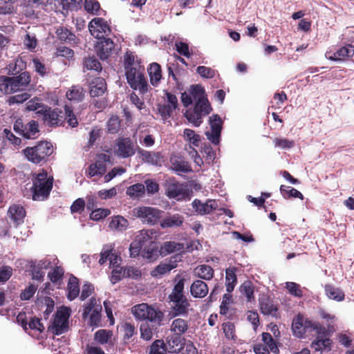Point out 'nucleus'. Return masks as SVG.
Listing matches in <instances>:
<instances>
[{
  "mask_svg": "<svg viewBox=\"0 0 354 354\" xmlns=\"http://www.w3.org/2000/svg\"><path fill=\"white\" fill-rule=\"evenodd\" d=\"M18 61L14 64H10L8 74L12 77H0V91L5 94H11L18 91H26L30 86L31 76L27 71L19 73L17 70Z\"/></svg>",
  "mask_w": 354,
  "mask_h": 354,
  "instance_id": "f257e3e1",
  "label": "nucleus"
},
{
  "mask_svg": "<svg viewBox=\"0 0 354 354\" xmlns=\"http://www.w3.org/2000/svg\"><path fill=\"white\" fill-rule=\"evenodd\" d=\"M32 185L30 189L33 201L47 199L53 186V178L48 176L46 170L42 169L38 173L32 175Z\"/></svg>",
  "mask_w": 354,
  "mask_h": 354,
  "instance_id": "f03ea898",
  "label": "nucleus"
},
{
  "mask_svg": "<svg viewBox=\"0 0 354 354\" xmlns=\"http://www.w3.org/2000/svg\"><path fill=\"white\" fill-rule=\"evenodd\" d=\"M53 152V147L50 142L39 141L33 147H27L22 153L28 161L39 164L45 161Z\"/></svg>",
  "mask_w": 354,
  "mask_h": 354,
  "instance_id": "7ed1b4c3",
  "label": "nucleus"
},
{
  "mask_svg": "<svg viewBox=\"0 0 354 354\" xmlns=\"http://www.w3.org/2000/svg\"><path fill=\"white\" fill-rule=\"evenodd\" d=\"M131 313L137 320H148L160 325L163 317V313L155 309L146 303L137 304L132 307Z\"/></svg>",
  "mask_w": 354,
  "mask_h": 354,
  "instance_id": "20e7f679",
  "label": "nucleus"
},
{
  "mask_svg": "<svg viewBox=\"0 0 354 354\" xmlns=\"http://www.w3.org/2000/svg\"><path fill=\"white\" fill-rule=\"evenodd\" d=\"M14 131L23 138L35 140L40 136L39 122L34 120L24 122L21 118H17L13 125Z\"/></svg>",
  "mask_w": 354,
  "mask_h": 354,
  "instance_id": "39448f33",
  "label": "nucleus"
},
{
  "mask_svg": "<svg viewBox=\"0 0 354 354\" xmlns=\"http://www.w3.org/2000/svg\"><path fill=\"white\" fill-rule=\"evenodd\" d=\"M71 313V310L68 307L63 306L59 308L55 315L52 324L48 327V330L56 335L66 333L69 328L68 319Z\"/></svg>",
  "mask_w": 354,
  "mask_h": 354,
  "instance_id": "423d86ee",
  "label": "nucleus"
},
{
  "mask_svg": "<svg viewBox=\"0 0 354 354\" xmlns=\"http://www.w3.org/2000/svg\"><path fill=\"white\" fill-rule=\"evenodd\" d=\"M144 66L136 68H130L125 71L127 83L133 90H138L141 94H145L148 91V83L144 75Z\"/></svg>",
  "mask_w": 354,
  "mask_h": 354,
  "instance_id": "0eeeda50",
  "label": "nucleus"
},
{
  "mask_svg": "<svg viewBox=\"0 0 354 354\" xmlns=\"http://www.w3.org/2000/svg\"><path fill=\"white\" fill-rule=\"evenodd\" d=\"M163 211L152 207H136L132 210V215L136 218H138L144 223L148 225L156 224L160 218Z\"/></svg>",
  "mask_w": 354,
  "mask_h": 354,
  "instance_id": "6e6552de",
  "label": "nucleus"
},
{
  "mask_svg": "<svg viewBox=\"0 0 354 354\" xmlns=\"http://www.w3.org/2000/svg\"><path fill=\"white\" fill-rule=\"evenodd\" d=\"M313 322L314 321L304 317L302 314H297L292 322L293 335L299 339L306 338L308 334L312 333Z\"/></svg>",
  "mask_w": 354,
  "mask_h": 354,
  "instance_id": "1a4fd4ad",
  "label": "nucleus"
},
{
  "mask_svg": "<svg viewBox=\"0 0 354 354\" xmlns=\"http://www.w3.org/2000/svg\"><path fill=\"white\" fill-rule=\"evenodd\" d=\"M37 113L41 115L44 122L48 127L62 126L64 122V112L58 108L52 109L45 106Z\"/></svg>",
  "mask_w": 354,
  "mask_h": 354,
  "instance_id": "9d476101",
  "label": "nucleus"
},
{
  "mask_svg": "<svg viewBox=\"0 0 354 354\" xmlns=\"http://www.w3.org/2000/svg\"><path fill=\"white\" fill-rule=\"evenodd\" d=\"M165 194L169 198L180 200L189 195V189L186 185L178 182L173 178L166 181Z\"/></svg>",
  "mask_w": 354,
  "mask_h": 354,
  "instance_id": "9b49d317",
  "label": "nucleus"
},
{
  "mask_svg": "<svg viewBox=\"0 0 354 354\" xmlns=\"http://www.w3.org/2000/svg\"><path fill=\"white\" fill-rule=\"evenodd\" d=\"M106 163L113 165L112 157L106 153L98 154L95 162L91 164L88 168L89 176L104 175L106 171Z\"/></svg>",
  "mask_w": 354,
  "mask_h": 354,
  "instance_id": "f8f14e48",
  "label": "nucleus"
},
{
  "mask_svg": "<svg viewBox=\"0 0 354 354\" xmlns=\"http://www.w3.org/2000/svg\"><path fill=\"white\" fill-rule=\"evenodd\" d=\"M211 131L206 132L207 139L214 145H218L220 142V137L222 130L223 122L217 114L209 118Z\"/></svg>",
  "mask_w": 354,
  "mask_h": 354,
  "instance_id": "ddd939ff",
  "label": "nucleus"
},
{
  "mask_svg": "<svg viewBox=\"0 0 354 354\" xmlns=\"http://www.w3.org/2000/svg\"><path fill=\"white\" fill-rule=\"evenodd\" d=\"M107 261H109L110 267H118L122 261L120 254L116 252L113 248L104 247L100 252L99 263L104 264Z\"/></svg>",
  "mask_w": 354,
  "mask_h": 354,
  "instance_id": "4468645a",
  "label": "nucleus"
},
{
  "mask_svg": "<svg viewBox=\"0 0 354 354\" xmlns=\"http://www.w3.org/2000/svg\"><path fill=\"white\" fill-rule=\"evenodd\" d=\"M88 29L91 35L100 37V34L108 35L111 32V28L107 21L103 18L96 17L93 19L88 24Z\"/></svg>",
  "mask_w": 354,
  "mask_h": 354,
  "instance_id": "2eb2a0df",
  "label": "nucleus"
},
{
  "mask_svg": "<svg viewBox=\"0 0 354 354\" xmlns=\"http://www.w3.org/2000/svg\"><path fill=\"white\" fill-rule=\"evenodd\" d=\"M260 310L264 315H271L273 317H279L278 308L274 304V301L267 295H262L259 298Z\"/></svg>",
  "mask_w": 354,
  "mask_h": 354,
  "instance_id": "dca6fc26",
  "label": "nucleus"
},
{
  "mask_svg": "<svg viewBox=\"0 0 354 354\" xmlns=\"http://www.w3.org/2000/svg\"><path fill=\"white\" fill-rule=\"evenodd\" d=\"M116 145V153L121 158H129L135 153L133 143L129 138L118 139Z\"/></svg>",
  "mask_w": 354,
  "mask_h": 354,
  "instance_id": "f3484780",
  "label": "nucleus"
},
{
  "mask_svg": "<svg viewBox=\"0 0 354 354\" xmlns=\"http://www.w3.org/2000/svg\"><path fill=\"white\" fill-rule=\"evenodd\" d=\"M114 46L115 44L111 39L103 38L95 46V51L102 60H105L111 55Z\"/></svg>",
  "mask_w": 354,
  "mask_h": 354,
  "instance_id": "a211bd4d",
  "label": "nucleus"
},
{
  "mask_svg": "<svg viewBox=\"0 0 354 354\" xmlns=\"http://www.w3.org/2000/svg\"><path fill=\"white\" fill-rule=\"evenodd\" d=\"M185 279L180 275L177 274L174 278V286L171 292L168 296L169 301L174 300L178 301L184 297H186L184 294Z\"/></svg>",
  "mask_w": 354,
  "mask_h": 354,
  "instance_id": "6ab92c4d",
  "label": "nucleus"
},
{
  "mask_svg": "<svg viewBox=\"0 0 354 354\" xmlns=\"http://www.w3.org/2000/svg\"><path fill=\"white\" fill-rule=\"evenodd\" d=\"M170 162L171 169L178 175L180 173H190L192 172V168L190 163L184 160L183 158L174 156L170 158Z\"/></svg>",
  "mask_w": 354,
  "mask_h": 354,
  "instance_id": "aec40b11",
  "label": "nucleus"
},
{
  "mask_svg": "<svg viewBox=\"0 0 354 354\" xmlns=\"http://www.w3.org/2000/svg\"><path fill=\"white\" fill-rule=\"evenodd\" d=\"M138 153L144 162L151 165L161 166L164 162L163 156L160 151H149L140 149Z\"/></svg>",
  "mask_w": 354,
  "mask_h": 354,
  "instance_id": "412c9836",
  "label": "nucleus"
},
{
  "mask_svg": "<svg viewBox=\"0 0 354 354\" xmlns=\"http://www.w3.org/2000/svg\"><path fill=\"white\" fill-rule=\"evenodd\" d=\"M106 89V81L102 77H95L89 83V93L91 97L102 96Z\"/></svg>",
  "mask_w": 354,
  "mask_h": 354,
  "instance_id": "4be33fe9",
  "label": "nucleus"
},
{
  "mask_svg": "<svg viewBox=\"0 0 354 354\" xmlns=\"http://www.w3.org/2000/svg\"><path fill=\"white\" fill-rule=\"evenodd\" d=\"M183 340L181 336L174 333L167 337L165 348L170 353H179L183 348Z\"/></svg>",
  "mask_w": 354,
  "mask_h": 354,
  "instance_id": "5701e85b",
  "label": "nucleus"
},
{
  "mask_svg": "<svg viewBox=\"0 0 354 354\" xmlns=\"http://www.w3.org/2000/svg\"><path fill=\"white\" fill-rule=\"evenodd\" d=\"M8 214L15 225L18 226L24 223L26 210L21 205L14 204L9 207Z\"/></svg>",
  "mask_w": 354,
  "mask_h": 354,
  "instance_id": "b1692460",
  "label": "nucleus"
},
{
  "mask_svg": "<svg viewBox=\"0 0 354 354\" xmlns=\"http://www.w3.org/2000/svg\"><path fill=\"white\" fill-rule=\"evenodd\" d=\"M312 333L315 332L317 337H329L336 331L334 324H326L324 326L319 322H313Z\"/></svg>",
  "mask_w": 354,
  "mask_h": 354,
  "instance_id": "393cba45",
  "label": "nucleus"
},
{
  "mask_svg": "<svg viewBox=\"0 0 354 354\" xmlns=\"http://www.w3.org/2000/svg\"><path fill=\"white\" fill-rule=\"evenodd\" d=\"M184 250L185 246L183 243L169 241H165L161 245L159 249V254L162 257H165L175 252H183Z\"/></svg>",
  "mask_w": 354,
  "mask_h": 354,
  "instance_id": "a878e982",
  "label": "nucleus"
},
{
  "mask_svg": "<svg viewBox=\"0 0 354 354\" xmlns=\"http://www.w3.org/2000/svg\"><path fill=\"white\" fill-rule=\"evenodd\" d=\"M209 292V288L205 282L197 279L190 286V293L195 298H204Z\"/></svg>",
  "mask_w": 354,
  "mask_h": 354,
  "instance_id": "bb28decb",
  "label": "nucleus"
},
{
  "mask_svg": "<svg viewBox=\"0 0 354 354\" xmlns=\"http://www.w3.org/2000/svg\"><path fill=\"white\" fill-rule=\"evenodd\" d=\"M171 302L174 304L171 308L174 317L184 316L188 314L190 304L187 297H184L178 301L174 300Z\"/></svg>",
  "mask_w": 354,
  "mask_h": 354,
  "instance_id": "cd10ccee",
  "label": "nucleus"
},
{
  "mask_svg": "<svg viewBox=\"0 0 354 354\" xmlns=\"http://www.w3.org/2000/svg\"><path fill=\"white\" fill-rule=\"evenodd\" d=\"M59 40L69 44H77V39L75 35L68 28L61 26L55 32Z\"/></svg>",
  "mask_w": 354,
  "mask_h": 354,
  "instance_id": "c85d7f7f",
  "label": "nucleus"
},
{
  "mask_svg": "<svg viewBox=\"0 0 354 354\" xmlns=\"http://www.w3.org/2000/svg\"><path fill=\"white\" fill-rule=\"evenodd\" d=\"M85 95V91L84 88L80 85L72 86L66 92V98L73 102H82Z\"/></svg>",
  "mask_w": 354,
  "mask_h": 354,
  "instance_id": "c756f323",
  "label": "nucleus"
},
{
  "mask_svg": "<svg viewBox=\"0 0 354 354\" xmlns=\"http://www.w3.org/2000/svg\"><path fill=\"white\" fill-rule=\"evenodd\" d=\"M324 291L327 297L330 299L340 302L344 300L345 294L344 291L332 284H326Z\"/></svg>",
  "mask_w": 354,
  "mask_h": 354,
  "instance_id": "7c9ffc66",
  "label": "nucleus"
},
{
  "mask_svg": "<svg viewBox=\"0 0 354 354\" xmlns=\"http://www.w3.org/2000/svg\"><path fill=\"white\" fill-rule=\"evenodd\" d=\"M333 340L329 337H316L311 343V348L315 351H329L331 350Z\"/></svg>",
  "mask_w": 354,
  "mask_h": 354,
  "instance_id": "2f4dec72",
  "label": "nucleus"
},
{
  "mask_svg": "<svg viewBox=\"0 0 354 354\" xmlns=\"http://www.w3.org/2000/svg\"><path fill=\"white\" fill-rule=\"evenodd\" d=\"M147 71L150 77V83L153 86H157L162 79V68L159 64L153 62L149 65Z\"/></svg>",
  "mask_w": 354,
  "mask_h": 354,
  "instance_id": "473e14b6",
  "label": "nucleus"
},
{
  "mask_svg": "<svg viewBox=\"0 0 354 354\" xmlns=\"http://www.w3.org/2000/svg\"><path fill=\"white\" fill-rule=\"evenodd\" d=\"M184 223V217L178 214L168 216L160 221L162 228L180 227Z\"/></svg>",
  "mask_w": 354,
  "mask_h": 354,
  "instance_id": "72a5a7b5",
  "label": "nucleus"
},
{
  "mask_svg": "<svg viewBox=\"0 0 354 354\" xmlns=\"http://www.w3.org/2000/svg\"><path fill=\"white\" fill-rule=\"evenodd\" d=\"M354 54V47L351 45L342 46L339 48L333 55L328 57L332 61H342L345 57H352Z\"/></svg>",
  "mask_w": 354,
  "mask_h": 354,
  "instance_id": "f704fd0d",
  "label": "nucleus"
},
{
  "mask_svg": "<svg viewBox=\"0 0 354 354\" xmlns=\"http://www.w3.org/2000/svg\"><path fill=\"white\" fill-rule=\"evenodd\" d=\"M237 268L230 267L225 270V286L228 293L232 292L237 283L236 272Z\"/></svg>",
  "mask_w": 354,
  "mask_h": 354,
  "instance_id": "c9c22d12",
  "label": "nucleus"
},
{
  "mask_svg": "<svg viewBox=\"0 0 354 354\" xmlns=\"http://www.w3.org/2000/svg\"><path fill=\"white\" fill-rule=\"evenodd\" d=\"M67 292V298L70 301L75 299L80 294L79 280L73 275H71L68 279Z\"/></svg>",
  "mask_w": 354,
  "mask_h": 354,
  "instance_id": "e433bc0d",
  "label": "nucleus"
},
{
  "mask_svg": "<svg viewBox=\"0 0 354 354\" xmlns=\"http://www.w3.org/2000/svg\"><path fill=\"white\" fill-rule=\"evenodd\" d=\"M195 274L200 279L209 281L211 280L214 275V269L208 265H200L195 270Z\"/></svg>",
  "mask_w": 354,
  "mask_h": 354,
  "instance_id": "4c0bfd02",
  "label": "nucleus"
},
{
  "mask_svg": "<svg viewBox=\"0 0 354 354\" xmlns=\"http://www.w3.org/2000/svg\"><path fill=\"white\" fill-rule=\"evenodd\" d=\"M188 322L182 318H177L173 320L171 325V330L174 334L181 336L188 330Z\"/></svg>",
  "mask_w": 354,
  "mask_h": 354,
  "instance_id": "58836bf2",
  "label": "nucleus"
},
{
  "mask_svg": "<svg viewBox=\"0 0 354 354\" xmlns=\"http://www.w3.org/2000/svg\"><path fill=\"white\" fill-rule=\"evenodd\" d=\"M129 225V221L124 217L118 215L112 218L109 223V227L111 230L118 231L125 230Z\"/></svg>",
  "mask_w": 354,
  "mask_h": 354,
  "instance_id": "ea45409f",
  "label": "nucleus"
},
{
  "mask_svg": "<svg viewBox=\"0 0 354 354\" xmlns=\"http://www.w3.org/2000/svg\"><path fill=\"white\" fill-rule=\"evenodd\" d=\"M158 252L157 243L155 241H151V244L142 251V257L149 261H153L158 257Z\"/></svg>",
  "mask_w": 354,
  "mask_h": 354,
  "instance_id": "a19ab883",
  "label": "nucleus"
},
{
  "mask_svg": "<svg viewBox=\"0 0 354 354\" xmlns=\"http://www.w3.org/2000/svg\"><path fill=\"white\" fill-rule=\"evenodd\" d=\"M184 115L187 120L195 127H199L203 122V115L195 108L193 109H187Z\"/></svg>",
  "mask_w": 354,
  "mask_h": 354,
  "instance_id": "79ce46f5",
  "label": "nucleus"
},
{
  "mask_svg": "<svg viewBox=\"0 0 354 354\" xmlns=\"http://www.w3.org/2000/svg\"><path fill=\"white\" fill-rule=\"evenodd\" d=\"M155 234L156 232L153 230H142L136 236L135 240L143 246L147 243L151 244V241H153L152 239Z\"/></svg>",
  "mask_w": 354,
  "mask_h": 354,
  "instance_id": "37998d69",
  "label": "nucleus"
},
{
  "mask_svg": "<svg viewBox=\"0 0 354 354\" xmlns=\"http://www.w3.org/2000/svg\"><path fill=\"white\" fill-rule=\"evenodd\" d=\"M176 268V265H167L166 263H160L150 272L151 277L155 278L161 277L162 275L169 273Z\"/></svg>",
  "mask_w": 354,
  "mask_h": 354,
  "instance_id": "c03bdc74",
  "label": "nucleus"
},
{
  "mask_svg": "<svg viewBox=\"0 0 354 354\" xmlns=\"http://www.w3.org/2000/svg\"><path fill=\"white\" fill-rule=\"evenodd\" d=\"M280 192L282 196L286 199L290 198H298L301 200L304 199L303 194L299 191L293 187H287L282 185L280 186Z\"/></svg>",
  "mask_w": 354,
  "mask_h": 354,
  "instance_id": "a18cd8bd",
  "label": "nucleus"
},
{
  "mask_svg": "<svg viewBox=\"0 0 354 354\" xmlns=\"http://www.w3.org/2000/svg\"><path fill=\"white\" fill-rule=\"evenodd\" d=\"M64 119L72 128L77 127L79 122L73 109L68 105L64 106Z\"/></svg>",
  "mask_w": 354,
  "mask_h": 354,
  "instance_id": "49530a36",
  "label": "nucleus"
},
{
  "mask_svg": "<svg viewBox=\"0 0 354 354\" xmlns=\"http://www.w3.org/2000/svg\"><path fill=\"white\" fill-rule=\"evenodd\" d=\"M84 68L100 72L102 69L100 62L94 56L85 57L84 59Z\"/></svg>",
  "mask_w": 354,
  "mask_h": 354,
  "instance_id": "de8ad7c7",
  "label": "nucleus"
},
{
  "mask_svg": "<svg viewBox=\"0 0 354 354\" xmlns=\"http://www.w3.org/2000/svg\"><path fill=\"white\" fill-rule=\"evenodd\" d=\"M107 131L109 133H117L121 128V120L118 116L112 115L106 124Z\"/></svg>",
  "mask_w": 354,
  "mask_h": 354,
  "instance_id": "09e8293b",
  "label": "nucleus"
},
{
  "mask_svg": "<svg viewBox=\"0 0 354 354\" xmlns=\"http://www.w3.org/2000/svg\"><path fill=\"white\" fill-rule=\"evenodd\" d=\"M188 91L192 97V100L196 102L205 97V91L199 84L192 85Z\"/></svg>",
  "mask_w": 354,
  "mask_h": 354,
  "instance_id": "8fccbe9b",
  "label": "nucleus"
},
{
  "mask_svg": "<svg viewBox=\"0 0 354 354\" xmlns=\"http://www.w3.org/2000/svg\"><path fill=\"white\" fill-rule=\"evenodd\" d=\"M112 335V331L100 329L95 333L94 339L97 343L100 344H105L108 343Z\"/></svg>",
  "mask_w": 354,
  "mask_h": 354,
  "instance_id": "3c124183",
  "label": "nucleus"
},
{
  "mask_svg": "<svg viewBox=\"0 0 354 354\" xmlns=\"http://www.w3.org/2000/svg\"><path fill=\"white\" fill-rule=\"evenodd\" d=\"M185 139L194 147H198L201 142V136L192 129H185L183 131Z\"/></svg>",
  "mask_w": 354,
  "mask_h": 354,
  "instance_id": "603ef678",
  "label": "nucleus"
},
{
  "mask_svg": "<svg viewBox=\"0 0 354 354\" xmlns=\"http://www.w3.org/2000/svg\"><path fill=\"white\" fill-rule=\"evenodd\" d=\"M145 192V185L141 183H136L127 188V194L132 198H138L142 196Z\"/></svg>",
  "mask_w": 354,
  "mask_h": 354,
  "instance_id": "864d4df0",
  "label": "nucleus"
},
{
  "mask_svg": "<svg viewBox=\"0 0 354 354\" xmlns=\"http://www.w3.org/2000/svg\"><path fill=\"white\" fill-rule=\"evenodd\" d=\"M192 205L194 208H195L196 210L201 214H209L212 209H216L212 204H208L207 203H203L198 199H195L193 201Z\"/></svg>",
  "mask_w": 354,
  "mask_h": 354,
  "instance_id": "5fc2aeb1",
  "label": "nucleus"
},
{
  "mask_svg": "<svg viewBox=\"0 0 354 354\" xmlns=\"http://www.w3.org/2000/svg\"><path fill=\"white\" fill-rule=\"evenodd\" d=\"M262 340L270 351L275 354L279 353V350L277 346L275 341L269 333H263Z\"/></svg>",
  "mask_w": 354,
  "mask_h": 354,
  "instance_id": "6e6d98bb",
  "label": "nucleus"
},
{
  "mask_svg": "<svg viewBox=\"0 0 354 354\" xmlns=\"http://www.w3.org/2000/svg\"><path fill=\"white\" fill-rule=\"evenodd\" d=\"M241 292L244 295L248 301H251L254 299V286L250 281H245L240 287Z\"/></svg>",
  "mask_w": 354,
  "mask_h": 354,
  "instance_id": "4d7b16f0",
  "label": "nucleus"
},
{
  "mask_svg": "<svg viewBox=\"0 0 354 354\" xmlns=\"http://www.w3.org/2000/svg\"><path fill=\"white\" fill-rule=\"evenodd\" d=\"M165 342L162 339L155 340L150 346L149 354H167Z\"/></svg>",
  "mask_w": 354,
  "mask_h": 354,
  "instance_id": "13d9d810",
  "label": "nucleus"
},
{
  "mask_svg": "<svg viewBox=\"0 0 354 354\" xmlns=\"http://www.w3.org/2000/svg\"><path fill=\"white\" fill-rule=\"evenodd\" d=\"M194 108L203 115H208L212 111L210 104L206 97L196 102Z\"/></svg>",
  "mask_w": 354,
  "mask_h": 354,
  "instance_id": "bf43d9fd",
  "label": "nucleus"
},
{
  "mask_svg": "<svg viewBox=\"0 0 354 354\" xmlns=\"http://www.w3.org/2000/svg\"><path fill=\"white\" fill-rule=\"evenodd\" d=\"M142 66L139 64L135 63V56L132 52H127L124 57V68L125 71L130 68H136Z\"/></svg>",
  "mask_w": 354,
  "mask_h": 354,
  "instance_id": "052dcab7",
  "label": "nucleus"
},
{
  "mask_svg": "<svg viewBox=\"0 0 354 354\" xmlns=\"http://www.w3.org/2000/svg\"><path fill=\"white\" fill-rule=\"evenodd\" d=\"M222 329L225 334V337L227 339L234 340L236 337V330L235 326L232 322H225L222 324Z\"/></svg>",
  "mask_w": 354,
  "mask_h": 354,
  "instance_id": "680f3d73",
  "label": "nucleus"
},
{
  "mask_svg": "<svg viewBox=\"0 0 354 354\" xmlns=\"http://www.w3.org/2000/svg\"><path fill=\"white\" fill-rule=\"evenodd\" d=\"M102 306L99 305L95 309L93 310V313L90 315L88 324L92 326L98 327L101 322V314Z\"/></svg>",
  "mask_w": 354,
  "mask_h": 354,
  "instance_id": "e2e57ef3",
  "label": "nucleus"
},
{
  "mask_svg": "<svg viewBox=\"0 0 354 354\" xmlns=\"http://www.w3.org/2000/svg\"><path fill=\"white\" fill-rule=\"evenodd\" d=\"M64 274V270L61 266H56L51 272L48 274V277L53 283L62 281Z\"/></svg>",
  "mask_w": 354,
  "mask_h": 354,
  "instance_id": "0e129e2a",
  "label": "nucleus"
},
{
  "mask_svg": "<svg viewBox=\"0 0 354 354\" xmlns=\"http://www.w3.org/2000/svg\"><path fill=\"white\" fill-rule=\"evenodd\" d=\"M286 288L288 290V292L294 297L298 298L303 297V290L300 285L295 282H286Z\"/></svg>",
  "mask_w": 354,
  "mask_h": 354,
  "instance_id": "69168bd1",
  "label": "nucleus"
},
{
  "mask_svg": "<svg viewBox=\"0 0 354 354\" xmlns=\"http://www.w3.org/2000/svg\"><path fill=\"white\" fill-rule=\"evenodd\" d=\"M112 275L111 281L112 283H116L122 279L126 277L125 267H121L120 265L118 267H113Z\"/></svg>",
  "mask_w": 354,
  "mask_h": 354,
  "instance_id": "338daca9",
  "label": "nucleus"
},
{
  "mask_svg": "<svg viewBox=\"0 0 354 354\" xmlns=\"http://www.w3.org/2000/svg\"><path fill=\"white\" fill-rule=\"evenodd\" d=\"M82 0H62V8L68 10H77L82 6Z\"/></svg>",
  "mask_w": 354,
  "mask_h": 354,
  "instance_id": "774afa93",
  "label": "nucleus"
}]
</instances>
